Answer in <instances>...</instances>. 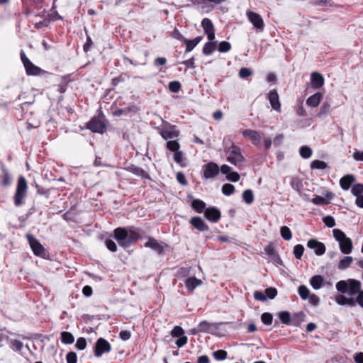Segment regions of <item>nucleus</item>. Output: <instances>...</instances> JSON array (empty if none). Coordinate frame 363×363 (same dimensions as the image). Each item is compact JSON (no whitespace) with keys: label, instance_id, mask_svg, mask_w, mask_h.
Returning <instances> with one entry per match:
<instances>
[{"label":"nucleus","instance_id":"nucleus-1","mask_svg":"<svg viewBox=\"0 0 363 363\" xmlns=\"http://www.w3.org/2000/svg\"><path fill=\"white\" fill-rule=\"evenodd\" d=\"M333 235L334 239L338 242L340 252L345 255L352 253L354 248L351 238L347 237L342 230L333 229Z\"/></svg>","mask_w":363,"mask_h":363},{"label":"nucleus","instance_id":"nucleus-2","mask_svg":"<svg viewBox=\"0 0 363 363\" xmlns=\"http://www.w3.org/2000/svg\"><path fill=\"white\" fill-rule=\"evenodd\" d=\"M28 184L26 179L21 176L18 179L16 192L13 196L14 204L16 206H20L23 203V199L26 196Z\"/></svg>","mask_w":363,"mask_h":363},{"label":"nucleus","instance_id":"nucleus-3","mask_svg":"<svg viewBox=\"0 0 363 363\" xmlns=\"http://www.w3.org/2000/svg\"><path fill=\"white\" fill-rule=\"evenodd\" d=\"M107 121L102 113L94 117L87 123V128L93 133H104L106 130Z\"/></svg>","mask_w":363,"mask_h":363},{"label":"nucleus","instance_id":"nucleus-4","mask_svg":"<svg viewBox=\"0 0 363 363\" xmlns=\"http://www.w3.org/2000/svg\"><path fill=\"white\" fill-rule=\"evenodd\" d=\"M226 154L228 162L236 167L245 160V157L241 153L240 148L236 145L230 146L226 150Z\"/></svg>","mask_w":363,"mask_h":363},{"label":"nucleus","instance_id":"nucleus-5","mask_svg":"<svg viewBox=\"0 0 363 363\" xmlns=\"http://www.w3.org/2000/svg\"><path fill=\"white\" fill-rule=\"evenodd\" d=\"M160 134L163 139L168 141L177 139L179 135V131L177 130L175 125L166 122L160 128Z\"/></svg>","mask_w":363,"mask_h":363},{"label":"nucleus","instance_id":"nucleus-6","mask_svg":"<svg viewBox=\"0 0 363 363\" xmlns=\"http://www.w3.org/2000/svg\"><path fill=\"white\" fill-rule=\"evenodd\" d=\"M219 172V166L213 162H210L202 166L201 177L204 179H212L216 177Z\"/></svg>","mask_w":363,"mask_h":363},{"label":"nucleus","instance_id":"nucleus-7","mask_svg":"<svg viewBox=\"0 0 363 363\" xmlns=\"http://www.w3.org/2000/svg\"><path fill=\"white\" fill-rule=\"evenodd\" d=\"M114 238L119 245L123 248H128L131 246L127 229L125 228H117L114 230Z\"/></svg>","mask_w":363,"mask_h":363},{"label":"nucleus","instance_id":"nucleus-8","mask_svg":"<svg viewBox=\"0 0 363 363\" xmlns=\"http://www.w3.org/2000/svg\"><path fill=\"white\" fill-rule=\"evenodd\" d=\"M27 238L34 255L44 258L46 253L44 247L40 244V242L30 235H27Z\"/></svg>","mask_w":363,"mask_h":363},{"label":"nucleus","instance_id":"nucleus-9","mask_svg":"<svg viewBox=\"0 0 363 363\" xmlns=\"http://www.w3.org/2000/svg\"><path fill=\"white\" fill-rule=\"evenodd\" d=\"M111 349L110 343L104 338L100 337L95 344L94 354L96 357H99L103 354L109 352Z\"/></svg>","mask_w":363,"mask_h":363},{"label":"nucleus","instance_id":"nucleus-10","mask_svg":"<svg viewBox=\"0 0 363 363\" xmlns=\"http://www.w3.org/2000/svg\"><path fill=\"white\" fill-rule=\"evenodd\" d=\"M247 16L250 22L257 29V31L261 32L264 30V21L262 16L256 12L247 11Z\"/></svg>","mask_w":363,"mask_h":363},{"label":"nucleus","instance_id":"nucleus-11","mask_svg":"<svg viewBox=\"0 0 363 363\" xmlns=\"http://www.w3.org/2000/svg\"><path fill=\"white\" fill-rule=\"evenodd\" d=\"M243 137L251 141V143L257 146L260 147L261 145V136L259 133L255 130L246 129L241 131Z\"/></svg>","mask_w":363,"mask_h":363},{"label":"nucleus","instance_id":"nucleus-12","mask_svg":"<svg viewBox=\"0 0 363 363\" xmlns=\"http://www.w3.org/2000/svg\"><path fill=\"white\" fill-rule=\"evenodd\" d=\"M201 26L203 28L205 33L206 34L209 40L215 39V29L212 21L205 18L201 21Z\"/></svg>","mask_w":363,"mask_h":363},{"label":"nucleus","instance_id":"nucleus-13","mask_svg":"<svg viewBox=\"0 0 363 363\" xmlns=\"http://www.w3.org/2000/svg\"><path fill=\"white\" fill-rule=\"evenodd\" d=\"M308 247L315 250V255L320 256L325 252V245L315 239H311L307 242Z\"/></svg>","mask_w":363,"mask_h":363},{"label":"nucleus","instance_id":"nucleus-14","mask_svg":"<svg viewBox=\"0 0 363 363\" xmlns=\"http://www.w3.org/2000/svg\"><path fill=\"white\" fill-rule=\"evenodd\" d=\"M268 100L272 108L278 112L281 111L279 96L276 89L271 90L268 94Z\"/></svg>","mask_w":363,"mask_h":363},{"label":"nucleus","instance_id":"nucleus-15","mask_svg":"<svg viewBox=\"0 0 363 363\" xmlns=\"http://www.w3.org/2000/svg\"><path fill=\"white\" fill-rule=\"evenodd\" d=\"M204 216L207 220L213 223H216L220 218V211L216 207L206 208Z\"/></svg>","mask_w":363,"mask_h":363},{"label":"nucleus","instance_id":"nucleus-16","mask_svg":"<svg viewBox=\"0 0 363 363\" xmlns=\"http://www.w3.org/2000/svg\"><path fill=\"white\" fill-rule=\"evenodd\" d=\"M324 77L320 73L318 72H313L311 73V84L313 89H317L322 87L324 84Z\"/></svg>","mask_w":363,"mask_h":363},{"label":"nucleus","instance_id":"nucleus-17","mask_svg":"<svg viewBox=\"0 0 363 363\" xmlns=\"http://www.w3.org/2000/svg\"><path fill=\"white\" fill-rule=\"evenodd\" d=\"M265 252L276 265H282L283 262L273 246L268 245L265 248Z\"/></svg>","mask_w":363,"mask_h":363},{"label":"nucleus","instance_id":"nucleus-18","mask_svg":"<svg viewBox=\"0 0 363 363\" xmlns=\"http://www.w3.org/2000/svg\"><path fill=\"white\" fill-rule=\"evenodd\" d=\"M349 285H348V294L350 297H352L354 295H357L361 290V282L358 280L350 279H348Z\"/></svg>","mask_w":363,"mask_h":363},{"label":"nucleus","instance_id":"nucleus-19","mask_svg":"<svg viewBox=\"0 0 363 363\" xmlns=\"http://www.w3.org/2000/svg\"><path fill=\"white\" fill-rule=\"evenodd\" d=\"M145 247H150L159 255L164 252V247L155 238H149L147 242L144 245Z\"/></svg>","mask_w":363,"mask_h":363},{"label":"nucleus","instance_id":"nucleus-20","mask_svg":"<svg viewBox=\"0 0 363 363\" xmlns=\"http://www.w3.org/2000/svg\"><path fill=\"white\" fill-rule=\"evenodd\" d=\"M199 331L203 333H211L213 330H217L218 327L214 324L209 323L206 320H202L198 325Z\"/></svg>","mask_w":363,"mask_h":363},{"label":"nucleus","instance_id":"nucleus-21","mask_svg":"<svg viewBox=\"0 0 363 363\" xmlns=\"http://www.w3.org/2000/svg\"><path fill=\"white\" fill-rule=\"evenodd\" d=\"M190 223L199 231H206L209 229L204 220L198 216L191 218Z\"/></svg>","mask_w":363,"mask_h":363},{"label":"nucleus","instance_id":"nucleus-22","mask_svg":"<svg viewBox=\"0 0 363 363\" xmlns=\"http://www.w3.org/2000/svg\"><path fill=\"white\" fill-rule=\"evenodd\" d=\"M355 177L352 174H347L342 177L340 180V185L343 190H348L351 185L354 182Z\"/></svg>","mask_w":363,"mask_h":363},{"label":"nucleus","instance_id":"nucleus-23","mask_svg":"<svg viewBox=\"0 0 363 363\" xmlns=\"http://www.w3.org/2000/svg\"><path fill=\"white\" fill-rule=\"evenodd\" d=\"M202 284V281L195 277H189L185 281V286L187 290L192 292L197 286Z\"/></svg>","mask_w":363,"mask_h":363},{"label":"nucleus","instance_id":"nucleus-24","mask_svg":"<svg viewBox=\"0 0 363 363\" xmlns=\"http://www.w3.org/2000/svg\"><path fill=\"white\" fill-rule=\"evenodd\" d=\"M335 301L337 304H339L340 306H352L355 305V301H354V298H352V297L347 298L342 294L337 295L335 298Z\"/></svg>","mask_w":363,"mask_h":363},{"label":"nucleus","instance_id":"nucleus-25","mask_svg":"<svg viewBox=\"0 0 363 363\" xmlns=\"http://www.w3.org/2000/svg\"><path fill=\"white\" fill-rule=\"evenodd\" d=\"M323 97V95L320 92H317L311 96H310L306 100V104L311 107H317Z\"/></svg>","mask_w":363,"mask_h":363},{"label":"nucleus","instance_id":"nucleus-26","mask_svg":"<svg viewBox=\"0 0 363 363\" xmlns=\"http://www.w3.org/2000/svg\"><path fill=\"white\" fill-rule=\"evenodd\" d=\"M203 39L202 36H198L192 40L186 39L183 43L186 45V52H191Z\"/></svg>","mask_w":363,"mask_h":363},{"label":"nucleus","instance_id":"nucleus-27","mask_svg":"<svg viewBox=\"0 0 363 363\" xmlns=\"http://www.w3.org/2000/svg\"><path fill=\"white\" fill-rule=\"evenodd\" d=\"M126 169L135 175L141 177L142 178H147L148 177L147 172L145 170H143L141 167L134 164L128 166Z\"/></svg>","mask_w":363,"mask_h":363},{"label":"nucleus","instance_id":"nucleus-28","mask_svg":"<svg viewBox=\"0 0 363 363\" xmlns=\"http://www.w3.org/2000/svg\"><path fill=\"white\" fill-rule=\"evenodd\" d=\"M217 48V43L216 41L209 40L206 43H205L202 52L206 55H211Z\"/></svg>","mask_w":363,"mask_h":363},{"label":"nucleus","instance_id":"nucleus-29","mask_svg":"<svg viewBox=\"0 0 363 363\" xmlns=\"http://www.w3.org/2000/svg\"><path fill=\"white\" fill-rule=\"evenodd\" d=\"M127 233L128 234V238L130 241L131 242V245L136 242L141 237L140 233L138 230H137L135 228L130 227L127 229Z\"/></svg>","mask_w":363,"mask_h":363},{"label":"nucleus","instance_id":"nucleus-30","mask_svg":"<svg viewBox=\"0 0 363 363\" xmlns=\"http://www.w3.org/2000/svg\"><path fill=\"white\" fill-rule=\"evenodd\" d=\"M310 284L314 289L318 290L323 286V278L320 275L313 276L310 280Z\"/></svg>","mask_w":363,"mask_h":363},{"label":"nucleus","instance_id":"nucleus-31","mask_svg":"<svg viewBox=\"0 0 363 363\" xmlns=\"http://www.w3.org/2000/svg\"><path fill=\"white\" fill-rule=\"evenodd\" d=\"M8 342L10 344V348L15 352H21L23 347V344L19 340L16 339H8Z\"/></svg>","mask_w":363,"mask_h":363},{"label":"nucleus","instance_id":"nucleus-32","mask_svg":"<svg viewBox=\"0 0 363 363\" xmlns=\"http://www.w3.org/2000/svg\"><path fill=\"white\" fill-rule=\"evenodd\" d=\"M191 207L199 213L203 212L206 203L201 199H194L191 203Z\"/></svg>","mask_w":363,"mask_h":363},{"label":"nucleus","instance_id":"nucleus-33","mask_svg":"<svg viewBox=\"0 0 363 363\" xmlns=\"http://www.w3.org/2000/svg\"><path fill=\"white\" fill-rule=\"evenodd\" d=\"M353 262V258L351 256H345L343 259H340L338 264V269L344 270L347 269Z\"/></svg>","mask_w":363,"mask_h":363},{"label":"nucleus","instance_id":"nucleus-34","mask_svg":"<svg viewBox=\"0 0 363 363\" xmlns=\"http://www.w3.org/2000/svg\"><path fill=\"white\" fill-rule=\"evenodd\" d=\"M60 339L62 342L66 345L72 344L74 341L73 335L71 333L67 331H64L61 333Z\"/></svg>","mask_w":363,"mask_h":363},{"label":"nucleus","instance_id":"nucleus-35","mask_svg":"<svg viewBox=\"0 0 363 363\" xmlns=\"http://www.w3.org/2000/svg\"><path fill=\"white\" fill-rule=\"evenodd\" d=\"M179 139H174L167 141L166 147L171 152H176L180 149V145L178 142Z\"/></svg>","mask_w":363,"mask_h":363},{"label":"nucleus","instance_id":"nucleus-36","mask_svg":"<svg viewBox=\"0 0 363 363\" xmlns=\"http://www.w3.org/2000/svg\"><path fill=\"white\" fill-rule=\"evenodd\" d=\"M20 56H21V60L24 65V68H40L39 67L34 65L30 61V60L27 57V56L23 50H21Z\"/></svg>","mask_w":363,"mask_h":363},{"label":"nucleus","instance_id":"nucleus-37","mask_svg":"<svg viewBox=\"0 0 363 363\" xmlns=\"http://www.w3.org/2000/svg\"><path fill=\"white\" fill-rule=\"evenodd\" d=\"M348 285H349L348 280H347V281L341 280V281H339L338 282H337L335 287L338 292H340L342 294H345L346 292L348 291Z\"/></svg>","mask_w":363,"mask_h":363},{"label":"nucleus","instance_id":"nucleus-38","mask_svg":"<svg viewBox=\"0 0 363 363\" xmlns=\"http://www.w3.org/2000/svg\"><path fill=\"white\" fill-rule=\"evenodd\" d=\"M291 186L296 191L301 193L303 187L302 181L297 177H294L291 181Z\"/></svg>","mask_w":363,"mask_h":363},{"label":"nucleus","instance_id":"nucleus-39","mask_svg":"<svg viewBox=\"0 0 363 363\" xmlns=\"http://www.w3.org/2000/svg\"><path fill=\"white\" fill-rule=\"evenodd\" d=\"M242 199L247 204H251L254 201L252 191L251 189L245 190L242 193Z\"/></svg>","mask_w":363,"mask_h":363},{"label":"nucleus","instance_id":"nucleus-40","mask_svg":"<svg viewBox=\"0 0 363 363\" xmlns=\"http://www.w3.org/2000/svg\"><path fill=\"white\" fill-rule=\"evenodd\" d=\"M55 9V5L53 4L51 9L52 13L48 16V20L50 23L51 21H62L63 19L62 16H61Z\"/></svg>","mask_w":363,"mask_h":363},{"label":"nucleus","instance_id":"nucleus-41","mask_svg":"<svg viewBox=\"0 0 363 363\" xmlns=\"http://www.w3.org/2000/svg\"><path fill=\"white\" fill-rule=\"evenodd\" d=\"M281 322L285 325H291V315L287 311H282L279 315Z\"/></svg>","mask_w":363,"mask_h":363},{"label":"nucleus","instance_id":"nucleus-42","mask_svg":"<svg viewBox=\"0 0 363 363\" xmlns=\"http://www.w3.org/2000/svg\"><path fill=\"white\" fill-rule=\"evenodd\" d=\"M298 294L303 300H306L310 296L309 289L304 285H301L298 289Z\"/></svg>","mask_w":363,"mask_h":363},{"label":"nucleus","instance_id":"nucleus-43","mask_svg":"<svg viewBox=\"0 0 363 363\" xmlns=\"http://www.w3.org/2000/svg\"><path fill=\"white\" fill-rule=\"evenodd\" d=\"M228 353L225 350H218L213 352V357L218 361L224 360L227 358Z\"/></svg>","mask_w":363,"mask_h":363},{"label":"nucleus","instance_id":"nucleus-44","mask_svg":"<svg viewBox=\"0 0 363 363\" xmlns=\"http://www.w3.org/2000/svg\"><path fill=\"white\" fill-rule=\"evenodd\" d=\"M281 235L285 240H290L292 238V233L289 228L282 226L280 230Z\"/></svg>","mask_w":363,"mask_h":363},{"label":"nucleus","instance_id":"nucleus-45","mask_svg":"<svg viewBox=\"0 0 363 363\" xmlns=\"http://www.w3.org/2000/svg\"><path fill=\"white\" fill-rule=\"evenodd\" d=\"M351 192L354 196H356V198L357 196H363L362 195L363 194V184H354L352 187Z\"/></svg>","mask_w":363,"mask_h":363},{"label":"nucleus","instance_id":"nucleus-46","mask_svg":"<svg viewBox=\"0 0 363 363\" xmlns=\"http://www.w3.org/2000/svg\"><path fill=\"white\" fill-rule=\"evenodd\" d=\"M300 155L303 159L309 158L312 155V150L308 146H302L299 150Z\"/></svg>","mask_w":363,"mask_h":363},{"label":"nucleus","instance_id":"nucleus-47","mask_svg":"<svg viewBox=\"0 0 363 363\" xmlns=\"http://www.w3.org/2000/svg\"><path fill=\"white\" fill-rule=\"evenodd\" d=\"M71 81L69 76H64L62 77L61 82L59 85V91L60 93L65 92L67 89V85Z\"/></svg>","mask_w":363,"mask_h":363},{"label":"nucleus","instance_id":"nucleus-48","mask_svg":"<svg viewBox=\"0 0 363 363\" xmlns=\"http://www.w3.org/2000/svg\"><path fill=\"white\" fill-rule=\"evenodd\" d=\"M327 167V164L325 162L315 160H313L311 164V167L313 169H324Z\"/></svg>","mask_w":363,"mask_h":363},{"label":"nucleus","instance_id":"nucleus-49","mask_svg":"<svg viewBox=\"0 0 363 363\" xmlns=\"http://www.w3.org/2000/svg\"><path fill=\"white\" fill-rule=\"evenodd\" d=\"M235 187L233 184H225L222 186V193L225 196H230L233 194Z\"/></svg>","mask_w":363,"mask_h":363},{"label":"nucleus","instance_id":"nucleus-50","mask_svg":"<svg viewBox=\"0 0 363 363\" xmlns=\"http://www.w3.org/2000/svg\"><path fill=\"white\" fill-rule=\"evenodd\" d=\"M304 252V247L302 245L298 244L294 247V255L298 259H301Z\"/></svg>","mask_w":363,"mask_h":363},{"label":"nucleus","instance_id":"nucleus-51","mask_svg":"<svg viewBox=\"0 0 363 363\" xmlns=\"http://www.w3.org/2000/svg\"><path fill=\"white\" fill-rule=\"evenodd\" d=\"M231 49V45L228 41H222L218 44V50L220 52H227Z\"/></svg>","mask_w":363,"mask_h":363},{"label":"nucleus","instance_id":"nucleus-52","mask_svg":"<svg viewBox=\"0 0 363 363\" xmlns=\"http://www.w3.org/2000/svg\"><path fill=\"white\" fill-rule=\"evenodd\" d=\"M262 322L267 325H269L272 323L273 316L270 313H264L261 315Z\"/></svg>","mask_w":363,"mask_h":363},{"label":"nucleus","instance_id":"nucleus-53","mask_svg":"<svg viewBox=\"0 0 363 363\" xmlns=\"http://www.w3.org/2000/svg\"><path fill=\"white\" fill-rule=\"evenodd\" d=\"M169 89L172 93H178L181 89V84L178 81H172L169 83Z\"/></svg>","mask_w":363,"mask_h":363},{"label":"nucleus","instance_id":"nucleus-54","mask_svg":"<svg viewBox=\"0 0 363 363\" xmlns=\"http://www.w3.org/2000/svg\"><path fill=\"white\" fill-rule=\"evenodd\" d=\"M311 202L315 205H326L328 203V201L321 196H315L314 198L311 199Z\"/></svg>","mask_w":363,"mask_h":363},{"label":"nucleus","instance_id":"nucleus-55","mask_svg":"<svg viewBox=\"0 0 363 363\" xmlns=\"http://www.w3.org/2000/svg\"><path fill=\"white\" fill-rule=\"evenodd\" d=\"M323 223L328 228H333L335 225V220L331 216H327L323 218Z\"/></svg>","mask_w":363,"mask_h":363},{"label":"nucleus","instance_id":"nucleus-56","mask_svg":"<svg viewBox=\"0 0 363 363\" xmlns=\"http://www.w3.org/2000/svg\"><path fill=\"white\" fill-rule=\"evenodd\" d=\"M184 334V330L180 326H175L172 330L171 331V335L172 337H179L183 336Z\"/></svg>","mask_w":363,"mask_h":363},{"label":"nucleus","instance_id":"nucleus-57","mask_svg":"<svg viewBox=\"0 0 363 363\" xmlns=\"http://www.w3.org/2000/svg\"><path fill=\"white\" fill-rule=\"evenodd\" d=\"M174 162L181 165L182 167H184L182 164L183 162V152L181 150H177L176 152H174Z\"/></svg>","mask_w":363,"mask_h":363},{"label":"nucleus","instance_id":"nucleus-58","mask_svg":"<svg viewBox=\"0 0 363 363\" xmlns=\"http://www.w3.org/2000/svg\"><path fill=\"white\" fill-rule=\"evenodd\" d=\"M330 109V104L327 102H324L322 104V106H320L318 116L321 117L322 116L326 115L329 112Z\"/></svg>","mask_w":363,"mask_h":363},{"label":"nucleus","instance_id":"nucleus-59","mask_svg":"<svg viewBox=\"0 0 363 363\" xmlns=\"http://www.w3.org/2000/svg\"><path fill=\"white\" fill-rule=\"evenodd\" d=\"M264 292L267 298L273 299L277 295V290L274 287L267 288Z\"/></svg>","mask_w":363,"mask_h":363},{"label":"nucleus","instance_id":"nucleus-60","mask_svg":"<svg viewBox=\"0 0 363 363\" xmlns=\"http://www.w3.org/2000/svg\"><path fill=\"white\" fill-rule=\"evenodd\" d=\"M75 347H76V348H77L79 350H84L86 347V339L84 337H79L75 344Z\"/></svg>","mask_w":363,"mask_h":363},{"label":"nucleus","instance_id":"nucleus-61","mask_svg":"<svg viewBox=\"0 0 363 363\" xmlns=\"http://www.w3.org/2000/svg\"><path fill=\"white\" fill-rule=\"evenodd\" d=\"M105 245L106 247L111 252L117 251V245L115 242L111 239H106L105 240Z\"/></svg>","mask_w":363,"mask_h":363},{"label":"nucleus","instance_id":"nucleus-62","mask_svg":"<svg viewBox=\"0 0 363 363\" xmlns=\"http://www.w3.org/2000/svg\"><path fill=\"white\" fill-rule=\"evenodd\" d=\"M66 360L67 363H77V354L74 352H68L66 355Z\"/></svg>","mask_w":363,"mask_h":363},{"label":"nucleus","instance_id":"nucleus-63","mask_svg":"<svg viewBox=\"0 0 363 363\" xmlns=\"http://www.w3.org/2000/svg\"><path fill=\"white\" fill-rule=\"evenodd\" d=\"M171 37L175 38L181 42H184L185 38L182 35V34L179 31L178 29L175 28L171 33Z\"/></svg>","mask_w":363,"mask_h":363},{"label":"nucleus","instance_id":"nucleus-64","mask_svg":"<svg viewBox=\"0 0 363 363\" xmlns=\"http://www.w3.org/2000/svg\"><path fill=\"white\" fill-rule=\"evenodd\" d=\"M226 179L233 182H236L240 179V175L236 172H230V173L228 174L226 176Z\"/></svg>","mask_w":363,"mask_h":363}]
</instances>
